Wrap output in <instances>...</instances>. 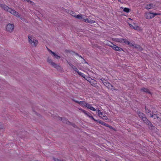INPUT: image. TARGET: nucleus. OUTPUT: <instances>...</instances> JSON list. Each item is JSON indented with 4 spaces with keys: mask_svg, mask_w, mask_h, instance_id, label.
<instances>
[{
    "mask_svg": "<svg viewBox=\"0 0 161 161\" xmlns=\"http://www.w3.org/2000/svg\"><path fill=\"white\" fill-rule=\"evenodd\" d=\"M152 114H153V112H152Z\"/></svg>",
    "mask_w": 161,
    "mask_h": 161,
    "instance_id": "e2e57ef3",
    "label": "nucleus"
},
{
    "mask_svg": "<svg viewBox=\"0 0 161 161\" xmlns=\"http://www.w3.org/2000/svg\"><path fill=\"white\" fill-rule=\"evenodd\" d=\"M160 14L159 13H157L148 12L145 13V17L146 19H150L157 15H160Z\"/></svg>",
    "mask_w": 161,
    "mask_h": 161,
    "instance_id": "f03ea898",
    "label": "nucleus"
},
{
    "mask_svg": "<svg viewBox=\"0 0 161 161\" xmlns=\"http://www.w3.org/2000/svg\"><path fill=\"white\" fill-rule=\"evenodd\" d=\"M121 8L123 9V11L126 12V13H129L131 11V9L129 8H124L123 7H121Z\"/></svg>",
    "mask_w": 161,
    "mask_h": 161,
    "instance_id": "2eb2a0df",
    "label": "nucleus"
},
{
    "mask_svg": "<svg viewBox=\"0 0 161 161\" xmlns=\"http://www.w3.org/2000/svg\"><path fill=\"white\" fill-rule=\"evenodd\" d=\"M69 125H71L72 126H73V127H74L75 128L76 126V125H75V123H71L70 122V123L69 124Z\"/></svg>",
    "mask_w": 161,
    "mask_h": 161,
    "instance_id": "473e14b6",
    "label": "nucleus"
},
{
    "mask_svg": "<svg viewBox=\"0 0 161 161\" xmlns=\"http://www.w3.org/2000/svg\"><path fill=\"white\" fill-rule=\"evenodd\" d=\"M159 114H154L153 115V118L154 119H158L159 120H160V118L159 117Z\"/></svg>",
    "mask_w": 161,
    "mask_h": 161,
    "instance_id": "4be33fe9",
    "label": "nucleus"
},
{
    "mask_svg": "<svg viewBox=\"0 0 161 161\" xmlns=\"http://www.w3.org/2000/svg\"><path fill=\"white\" fill-rule=\"evenodd\" d=\"M118 51H124V50L122 48L119 47V48H118Z\"/></svg>",
    "mask_w": 161,
    "mask_h": 161,
    "instance_id": "79ce46f5",
    "label": "nucleus"
},
{
    "mask_svg": "<svg viewBox=\"0 0 161 161\" xmlns=\"http://www.w3.org/2000/svg\"><path fill=\"white\" fill-rule=\"evenodd\" d=\"M160 24H161V21H160Z\"/></svg>",
    "mask_w": 161,
    "mask_h": 161,
    "instance_id": "774afa93",
    "label": "nucleus"
},
{
    "mask_svg": "<svg viewBox=\"0 0 161 161\" xmlns=\"http://www.w3.org/2000/svg\"><path fill=\"white\" fill-rule=\"evenodd\" d=\"M145 113H146L147 114H148L149 113L151 112V111L150 110L148 109V108L146 106H145Z\"/></svg>",
    "mask_w": 161,
    "mask_h": 161,
    "instance_id": "bb28decb",
    "label": "nucleus"
},
{
    "mask_svg": "<svg viewBox=\"0 0 161 161\" xmlns=\"http://www.w3.org/2000/svg\"><path fill=\"white\" fill-rule=\"evenodd\" d=\"M103 83L105 86L108 87V88L110 89L111 90H116V89H115V88H111V86H112V85L109 83L106 82H103Z\"/></svg>",
    "mask_w": 161,
    "mask_h": 161,
    "instance_id": "9d476101",
    "label": "nucleus"
},
{
    "mask_svg": "<svg viewBox=\"0 0 161 161\" xmlns=\"http://www.w3.org/2000/svg\"><path fill=\"white\" fill-rule=\"evenodd\" d=\"M38 41L37 40H35L32 42V44H31L32 47H36Z\"/></svg>",
    "mask_w": 161,
    "mask_h": 161,
    "instance_id": "412c9836",
    "label": "nucleus"
},
{
    "mask_svg": "<svg viewBox=\"0 0 161 161\" xmlns=\"http://www.w3.org/2000/svg\"><path fill=\"white\" fill-rule=\"evenodd\" d=\"M126 39L123 38H113L112 39L113 41L116 42H120V43H124L125 42L126 40Z\"/></svg>",
    "mask_w": 161,
    "mask_h": 161,
    "instance_id": "423d86ee",
    "label": "nucleus"
},
{
    "mask_svg": "<svg viewBox=\"0 0 161 161\" xmlns=\"http://www.w3.org/2000/svg\"><path fill=\"white\" fill-rule=\"evenodd\" d=\"M80 76H81V77L86 79V75L83 73H81L80 72H78V74Z\"/></svg>",
    "mask_w": 161,
    "mask_h": 161,
    "instance_id": "c85d7f7f",
    "label": "nucleus"
},
{
    "mask_svg": "<svg viewBox=\"0 0 161 161\" xmlns=\"http://www.w3.org/2000/svg\"><path fill=\"white\" fill-rule=\"evenodd\" d=\"M105 126L107 127H108L110 129H112L114 130V131L116 130V129L115 128H114L112 126L109 125L108 124L106 123L105 124Z\"/></svg>",
    "mask_w": 161,
    "mask_h": 161,
    "instance_id": "a878e982",
    "label": "nucleus"
},
{
    "mask_svg": "<svg viewBox=\"0 0 161 161\" xmlns=\"http://www.w3.org/2000/svg\"><path fill=\"white\" fill-rule=\"evenodd\" d=\"M125 44L129 45L130 47L134 46V45L132 43L130 42L129 41H127L126 39L125 42Z\"/></svg>",
    "mask_w": 161,
    "mask_h": 161,
    "instance_id": "a211bd4d",
    "label": "nucleus"
},
{
    "mask_svg": "<svg viewBox=\"0 0 161 161\" xmlns=\"http://www.w3.org/2000/svg\"><path fill=\"white\" fill-rule=\"evenodd\" d=\"M86 18H87L86 16L84 15H82V18H81L80 19L82 21L86 22Z\"/></svg>",
    "mask_w": 161,
    "mask_h": 161,
    "instance_id": "cd10ccee",
    "label": "nucleus"
},
{
    "mask_svg": "<svg viewBox=\"0 0 161 161\" xmlns=\"http://www.w3.org/2000/svg\"><path fill=\"white\" fill-rule=\"evenodd\" d=\"M98 112H99V113H98V115L100 117V115H102L103 114V113L101 112L99 110H97Z\"/></svg>",
    "mask_w": 161,
    "mask_h": 161,
    "instance_id": "a19ab883",
    "label": "nucleus"
},
{
    "mask_svg": "<svg viewBox=\"0 0 161 161\" xmlns=\"http://www.w3.org/2000/svg\"><path fill=\"white\" fill-rule=\"evenodd\" d=\"M63 118H62V117H59V116H58V119L59 120L62 121L63 120Z\"/></svg>",
    "mask_w": 161,
    "mask_h": 161,
    "instance_id": "49530a36",
    "label": "nucleus"
},
{
    "mask_svg": "<svg viewBox=\"0 0 161 161\" xmlns=\"http://www.w3.org/2000/svg\"><path fill=\"white\" fill-rule=\"evenodd\" d=\"M48 51L49 52V53L52 54V55H53V54L54 53V52L52 51V50H51L49 49H48Z\"/></svg>",
    "mask_w": 161,
    "mask_h": 161,
    "instance_id": "c03bdc74",
    "label": "nucleus"
},
{
    "mask_svg": "<svg viewBox=\"0 0 161 161\" xmlns=\"http://www.w3.org/2000/svg\"><path fill=\"white\" fill-rule=\"evenodd\" d=\"M85 22L90 24H92L95 22L94 20H91L90 18H86V20Z\"/></svg>",
    "mask_w": 161,
    "mask_h": 161,
    "instance_id": "4468645a",
    "label": "nucleus"
},
{
    "mask_svg": "<svg viewBox=\"0 0 161 161\" xmlns=\"http://www.w3.org/2000/svg\"><path fill=\"white\" fill-rule=\"evenodd\" d=\"M25 1H27L28 2L30 3L31 4L33 5V4L34 3V2L30 1V0H25Z\"/></svg>",
    "mask_w": 161,
    "mask_h": 161,
    "instance_id": "ea45409f",
    "label": "nucleus"
},
{
    "mask_svg": "<svg viewBox=\"0 0 161 161\" xmlns=\"http://www.w3.org/2000/svg\"><path fill=\"white\" fill-rule=\"evenodd\" d=\"M95 122H96L97 123H98L99 124H100L102 125H104V126H105V124H106V123H105L104 122H103L100 120H99V119L96 120V121H95Z\"/></svg>",
    "mask_w": 161,
    "mask_h": 161,
    "instance_id": "5701e85b",
    "label": "nucleus"
},
{
    "mask_svg": "<svg viewBox=\"0 0 161 161\" xmlns=\"http://www.w3.org/2000/svg\"><path fill=\"white\" fill-rule=\"evenodd\" d=\"M14 27V25L13 24H8L6 27V30L7 31L11 33L13 31Z\"/></svg>",
    "mask_w": 161,
    "mask_h": 161,
    "instance_id": "7ed1b4c3",
    "label": "nucleus"
},
{
    "mask_svg": "<svg viewBox=\"0 0 161 161\" xmlns=\"http://www.w3.org/2000/svg\"><path fill=\"white\" fill-rule=\"evenodd\" d=\"M89 109H90L91 110L93 111H95L96 110V109L92 106L90 107Z\"/></svg>",
    "mask_w": 161,
    "mask_h": 161,
    "instance_id": "58836bf2",
    "label": "nucleus"
},
{
    "mask_svg": "<svg viewBox=\"0 0 161 161\" xmlns=\"http://www.w3.org/2000/svg\"><path fill=\"white\" fill-rule=\"evenodd\" d=\"M144 123L148 125V128L150 130H153L155 129V126L148 119Z\"/></svg>",
    "mask_w": 161,
    "mask_h": 161,
    "instance_id": "20e7f679",
    "label": "nucleus"
},
{
    "mask_svg": "<svg viewBox=\"0 0 161 161\" xmlns=\"http://www.w3.org/2000/svg\"><path fill=\"white\" fill-rule=\"evenodd\" d=\"M47 62L50 64L53 67L57 69V70H61V68L60 66L59 65L53 62L51 59L48 58L47 59Z\"/></svg>",
    "mask_w": 161,
    "mask_h": 161,
    "instance_id": "f257e3e1",
    "label": "nucleus"
},
{
    "mask_svg": "<svg viewBox=\"0 0 161 161\" xmlns=\"http://www.w3.org/2000/svg\"><path fill=\"white\" fill-rule=\"evenodd\" d=\"M107 45L109 46H110L109 44H107Z\"/></svg>",
    "mask_w": 161,
    "mask_h": 161,
    "instance_id": "0e129e2a",
    "label": "nucleus"
},
{
    "mask_svg": "<svg viewBox=\"0 0 161 161\" xmlns=\"http://www.w3.org/2000/svg\"><path fill=\"white\" fill-rule=\"evenodd\" d=\"M73 69H74V70L78 73V72H80L75 66L74 68Z\"/></svg>",
    "mask_w": 161,
    "mask_h": 161,
    "instance_id": "72a5a7b5",
    "label": "nucleus"
},
{
    "mask_svg": "<svg viewBox=\"0 0 161 161\" xmlns=\"http://www.w3.org/2000/svg\"><path fill=\"white\" fill-rule=\"evenodd\" d=\"M134 47L136 49H139L141 48L140 45H136L135 46H134Z\"/></svg>",
    "mask_w": 161,
    "mask_h": 161,
    "instance_id": "f704fd0d",
    "label": "nucleus"
},
{
    "mask_svg": "<svg viewBox=\"0 0 161 161\" xmlns=\"http://www.w3.org/2000/svg\"><path fill=\"white\" fill-rule=\"evenodd\" d=\"M8 12L12 14H13L16 17H20V15H19V13L18 12H16L15 10L13 9H12L11 8H9V9L8 10Z\"/></svg>",
    "mask_w": 161,
    "mask_h": 161,
    "instance_id": "39448f33",
    "label": "nucleus"
},
{
    "mask_svg": "<svg viewBox=\"0 0 161 161\" xmlns=\"http://www.w3.org/2000/svg\"><path fill=\"white\" fill-rule=\"evenodd\" d=\"M79 57H80L82 58H83L80 55H79Z\"/></svg>",
    "mask_w": 161,
    "mask_h": 161,
    "instance_id": "13d9d810",
    "label": "nucleus"
},
{
    "mask_svg": "<svg viewBox=\"0 0 161 161\" xmlns=\"http://www.w3.org/2000/svg\"><path fill=\"white\" fill-rule=\"evenodd\" d=\"M88 112H87V111H86V113H84V114L86 115H87V114H88Z\"/></svg>",
    "mask_w": 161,
    "mask_h": 161,
    "instance_id": "5fc2aeb1",
    "label": "nucleus"
},
{
    "mask_svg": "<svg viewBox=\"0 0 161 161\" xmlns=\"http://www.w3.org/2000/svg\"><path fill=\"white\" fill-rule=\"evenodd\" d=\"M65 52L66 53H71V52H73V53H75V52L72 50H69L66 49L65 50Z\"/></svg>",
    "mask_w": 161,
    "mask_h": 161,
    "instance_id": "2f4dec72",
    "label": "nucleus"
},
{
    "mask_svg": "<svg viewBox=\"0 0 161 161\" xmlns=\"http://www.w3.org/2000/svg\"><path fill=\"white\" fill-rule=\"evenodd\" d=\"M73 101L75 102V103H78V104L80 105L81 106L84 107H85L86 105V102L85 101H78L76 100L75 99H73Z\"/></svg>",
    "mask_w": 161,
    "mask_h": 161,
    "instance_id": "0eeeda50",
    "label": "nucleus"
},
{
    "mask_svg": "<svg viewBox=\"0 0 161 161\" xmlns=\"http://www.w3.org/2000/svg\"><path fill=\"white\" fill-rule=\"evenodd\" d=\"M0 127L1 128H2V129H3V126H2L1 125H0Z\"/></svg>",
    "mask_w": 161,
    "mask_h": 161,
    "instance_id": "bf43d9fd",
    "label": "nucleus"
},
{
    "mask_svg": "<svg viewBox=\"0 0 161 161\" xmlns=\"http://www.w3.org/2000/svg\"><path fill=\"white\" fill-rule=\"evenodd\" d=\"M62 122L63 123L66 124L67 125H69V124L70 123V122H69L68 119L65 118H63V120Z\"/></svg>",
    "mask_w": 161,
    "mask_h": 161,
    "instance_id": "dca6fc26",
    "label": "nucleus"
},
{
    "mask_svg": "<svg viewBox=\"0 0 161 161\" xmlns=\"http://www.w3.org/2000/svg\"><path fill=\"white\" fill-rule=\"evenodd\" d=\"M75 54L76 55H77V56H79V55L78 53H75Z\"/></svg>",
    "mask_w": 161,
    "mask_h": 161,
    "instance_id": "6e6d98bb",
    "label": "nucleus"
},
{
    "mask_svg": "<svg viewBox=\"0 0 161 161\" xmlns=\"http://www.w3.org/2000/svg\"><path fill=\"white\" fill-rule=\"evenodd\" d=\"M48 51L49 52V53L52 54V55H53V54L54 53V52L52 51V50H51L49 49H48Z\"/></svg>",
    "mask_w": 161,
    "mask_h": 161,
    "instance_id": "a18cd8bd",
    "label": "nucleus"
},
{
    "mask_svg": "<svg viewBox=\"0 0 161 161\" xmlns=\"http://www.w3.org/2000/svg\"><path fill=\"white\" fill-rule=\"evenodd\" d=\"M92 115L91 114L88 112L87 116L90 118Z\"/></svg>",
    "mask_w": 161,
    "mask_h": 161,
    "instance_id": "09e8293b",
    "label": "nucleus"
},
{
    "mask_svg": "<svg viewBox=\"0 0 161 161\" xmlns=\"http://www.w3.org/2000/svg\"><path fill=\"white\" fill-rule=\"evenodd\" d=\"M130 27L132 29H134L135 30H137L139 28V27L138 26H134L132 25L131 24H129Z\"/></svg>",
    "mask_w": 161,
    "mask_h": 161,
    "instance_id": "aec40b11",
    "label": "nucleus"
},
{
    "mask_svg": "<svg viewBox=\"0 0 161 161\" xmlns=\"http://www.w3.org/2000/svg\"><path fill=\"white\" fill-rule=\"evenodd\" d=\"M67 63H68L69 65L71 67V68L73 69L75 67L73 64H72L70 62H69L68 61Z\"/></svg>",
    "mask_w": 161,
    "mask_h": 161,
    "instance_id": "c9c22d12",
    "label": "nucleus"
},
{
    "mask_svg": "<svg viewBox=\"0 0 161 161\" xmlns=\"http://www.w3.org/2000/svg\"><path fill=\"white\" fill-rule=\"evenodd\" d=\"M139 117L144 123L148 119L146 117L145 114L142 113L140 115H139Z\"/></svg>",
    "mask_w": 161,
    "mask_h": 161,
    "instance_id": "6e6552de",
    "label": "nucleus"
},
{
    "mask_svg": "<svg viewBox=\"0 0 161 161\" xmlns=\"http://www.w3.org/2000/svg\"><path fill=\"white\" fill-rule=\"evenodd\" d=\"M0 7L5 11H8L9 8L5 4H2Z\"/></svg>",
    "mask_w": 161,
    "mask_h": 161,
    "instance_id": "f8f14e48",
    "label": "nucleus"
},
{
    "mask_svg": "<svg viewBox=\"0 0 161 161\" xmlns=\"http://www.w3.org/2000/svg\"><path fill=\"white\" fill-rule=\"evenodd\" d=\"M111 43L113 44V45L109 46V47H111L114 50L116 51H118V48H119V47L116 45L113 44L112 42H111Z\"/></svg>",
    "mask_w": 161,
    "mask_h": 161,
    "instance_id": "ddd939ff",
    "label": "nucleus"
},
{
    "mask_svg": "<svg viewBox=\"0 0 161 161\" xmlns=\"http://www.w3.org/2000/svg\"><path fill=\"white\" fill-rule=\"evenodd\" d=\"M53 56L54 58L57 59H59L61 58L58 55L55 53H54L52 55Z\"/></svg>",
    "mask_w": 161,
    "mask_h": 161,
    "instance_id": "b1692460",
    "label": "nucleus"
},
{
    "mask_svg": "<svg viewBox=\"0 0 161 161\" xmlns=\"http://www.w3.org/2000/svg\"><path fill=\"white\" fill-rule=\"evenodd\" d=\"M79 110H80L81 111H82V110L83 109L81 108H79Z\"/></svg>",
    "mask_w": 161,
    "mask_h": 161,
    "instance_id": "4d7b16f0",
    "label": "nucleus"
},
{
    "mask_svg": "<svg viewBox=\"0 0 161 161\" xmlns=\"http://www.w3.org/2000/svg\"><path fill=\"white\" fill-rule=\"evenodd\" d=\"M142 113L139 111H137L136 112L137 114L138 115V116H139V115H140Z\"/></svg>",
    "mask_w": 161,
    "mask_h": 161,
    "instance_id": "37998d69",
    "label": "nucleus"
},
{
    "mask_svg": "<svg viewBox=\"0 0 161 161\" xmlns=\"http://www.w3.org/2000/svg\"><path fill=\"white\" fill-rule=\"evenodd\" d=\"M91 104L86 103V107L87 108L89 109L90 107H91Z\"/></svg>",
    "mask_w": 161,
    "mask_h": 161,
    "instance_id": "4c0bfd02",
    "label": "nucleus"
},
{
    "mask_svg": "<svg viewBox=\"0 0 161 161\" xmlns=\"http://www.w3.org/2000/svg\"><path fill=\"white\" fill-rule=\"evenodd\" d=\"M28 40H29V43H30L31 44H32V42H34V41L35 40H34V39L32 40V37L31 36H30L29 35H28Z\"/></svg>",
    "mask_w": 161,
    "mask_h": 161,
    "instance_id": "6ab92c4d",
    "label": "nucleus"
},
{
    "mask_svg": "<svg viewBox=\"0 0 161 161\" xmlns=\"http://www.w3.org/2000/svg\"><path fill=\"white\" fill-rule=\"evenodd\" d=\"M106 161H108V160H106Z\"/></svg>",
    "mask_w": 161,
    "mask_h": 161,
    "instance_id": "338daca9",
    "label": "nucleus"
},
{
    "mask_svg": "<svg viewBox=\"0 0 161 161\" xmlns=\"http://www.w3.org/2000/svg\"><path fill=\"white\" fill-rule=\"evenodd\" d=\"M140 91L141 92H143L151 95L152 94V93L151 92L150 90L148 89L145 87H142L141 88Z\"/></svg>",
    "mask_w": 161,
    "mask_h": 161,
    "instance_id": "1a4fd4ad",
    "label": "nucleus"
},
{
    "mask_svg": "<svg viewBox=\"0 0 161 161\" xmlns=\"http://www.w3.org/2000/svg\"><path fill=\"white\" fill-rule=\"evenodd\" d=\"M82 112L84 114L85 113H86V111L84 109H83L82 110Z\"/></svg>",
    "mask_w": 161,
    "mask_h": 161,
    "instance_id": "603ef678",
    "label": "nucleus"
},
{
    "mask_svg": "<svg viewBox=\"0 0 161 161\" xmlns=\"http://www.w3.org/2000/svg\"><path fill=\"white\" fill-rule=\"evenodd\" d=\"M107 45L109 46H110L109 44H107Z\"/></svg>",
    "mask_w": 161,
    "mask_h": 161,
    "instance_id": "69168bd1",
    "label": "nucleus"
},
{
    "mask_svg": "<svg viewBox=\"0 0 161 161\" xmlns=\"http://www.w3.org/2000/svg\"><path fill=\"white\" fill-rule=\"evenodd\" d=\"M85 79L87 81H88L90 83V82H91L92 80H93L91 77H88L86 78V79Z\"/></svg>",
    "mask_w": 161,
    "mask_h": 161,
    "instance_id": "7c9ffc66",
    "label": "nucleus"
},
{
    "mask_svg": "<svg viewBox=\"0 0 161 161\" xmlns=\"http://www.w3.org/2000/svg\"><path fill=\"white\" fill-rule=\"evenodd\" d=\"M90 118H91V119L93 120L94 121H96V120L94 118L92 115L90 117Z\"/></svg>",
    "mask_w": 161,
    "mask_h": 161,
    "instance_id": "de8ad7c7",
    "label": "nucleus"
},
{
    "mask_svg": "<svg viewBox=\"0 0 161 161\" xmlns=\"http://www.w3.org/2000/svg\"><path fill=\"white\" fill-rule=\"evenodd\" d=\"M83 62L84 63H86L87 64H88V63L86 62L85 60V59H84V58H83Z\"/></svg>",
    "mask_w": 161,
    "mask_h": 161,
    "instance_id": "864d4df0",
    "label": "nucleus"
},
{
    "mask_svg": "<svg viewBox=\"0 0 161 161\" xmlns=\"http://www.w3.org/2000/svg\"><path fill=\"white\" fill-rule=\"evenodd\" d=\"M71 54H75V53H73V52H71V53H70Z\"/></svg>",
    "mask_w": 161,
    "mask_h": 161,
    "instance_id": "680f3d73",
    "label": "nucleus"
},
{
    "mask_svg": "<svg viewBox=\"0 0 161 161\" xmlns=\"http://www.w3.org/2000/svg\"><path fill=\"white\" fill-rule=\"evenodd\" d=\"M82 15L80 14H78L77 15H72L77 19H81V18H82Z\"/></svg>",
    "mask_w": 161,
    "mask_h": 161,
    "instance_id": "393cba45",
    "label": "nucleus"
},
{
    "mask_svg": "<svg viewBox=\"0 0 161 161\" xmlns=\"http://www.w3.org/2000/svg\"><path fill=\"white\" fill-rule=\"evenodd\" d=\"M150 117H151L153 118V117L154 114H152L150 113Z\"/></svg>",
    "mask_w": 161,
    "mask_h": 161,
    "instance_id": "3c124183",
    "label": "nucleus"
},
{
    "mask_svg": "<svg viewBox=\"0 0 161 161\" xmlns=\"http://www.w3.org/2000/svg\"><path fill=\"white\" fill-rule=\"evenodd\" d=\"M111 88H114V86L112 85V86H111Z\"/></svg>",
    "mask_w": 161,
    "mask_h": 161,
    "instance_id": "052dcab7",
    "label": "nucleus"
},
{
    "mask_svg": "<svg viewBox=\"0 0 161 161\" xmlns=\"http://www.w3.org/2000/svg\"><path fill=\"white\" fill-rule=\"evenodd\" d=\"M100 117L102 119H103L104 120H108L109 119L106 115H103V117L101 116H100Z\"/></svg>",
    "mask_w": 161,
    "mask_h": 161,
    "instance_id": "c756f323",
    "label": "nucleus"
},
{
    "mask_svg": "<svg viewBox=\"0 0 161 161\" xmlns=\"http://www.w3.org/2000/svg\"><path fill=\"white\" fill-rule=\"evenodd\" d=\"M91 104L86 103V107L87 108L89 109L90 107H91Z\"/></svg>",
    "mask_w": 161,
    "mask_h": 161,
    "instance_id": "e433bc0d",
    "label": "nucleus"
},
{
    "mask_svg": "<svg viewBox=\"0 0 161 161\" xmlns=\"http://www.w3.org/2000/svg\"><path fill=\"white\" fill-rule=\"evenodd\" d=\"M118 0V1L119 2L121 3H124V2H123V0H122V1H121V0Z\"/></svg>",
    "mask_w": 161,
    "mask_h": 161,
    "instance_id": "8fccbe9b",
    "label": "nucleus"
},
{
    "mask_svg": "<svg viewBox=\"0 0 161 161\" xmlns=\"http://www.w3.org/2000/svg\"><path fill=\"white\" fill-rule=\"evenodd\" d=\"M97 81H96L95 80H92L91 82H90V84L91 85L94 87H96V86Z\"/></svg>",
    "mask_w": 161,
    "mask_h": 161,
    "instance_id": "f3484780",
    "label": "nucleus"
},
{
    "mask_svg": "<svg viewBox=\"0 0 161 161\" xmlns=\"http://www.w3.org/2000/svg\"><path fill=\"white\" fill-rule=\"evenodd\" d=\"M155 6V4H153V3H151L150 4L147 5L145 6V8L147 9H150L154 8Z\"/></svg>",
    "mask_w": 161,
    "mask_h": 161,
    "instance_id": "9b49d317",
    "label": "nucleus"
}]
</instances>
